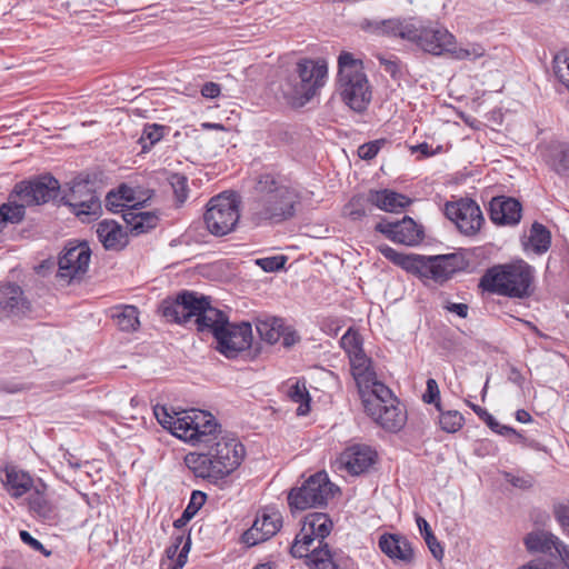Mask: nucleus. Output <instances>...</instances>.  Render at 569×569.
Listing matches in <instances>:
<instances>
[{"label":"nucleus","mask_w":569,"mask_h":569,"mask_svg":"<svg viewBox=\"0 0 569 569\" xmlns=\"http://www.w3.org/2000/svg\"><path fill=\"white\" fill-rule=\"evenodd\" d=\"M159 310L168 321L186 325L194 319L199 332H208L217 342V350L227 358H236L251 347L252 327L249 322L231 323L229 316L211 306L210 298L183 290L162 300Z\"/></svg>","instance_id":"1"},{"label":"nucleus","mask_w":569,"mask_h":569,"mask_svg":"<svg viewBox=\"0 0 569 569\" xmlns=\"http://www.w3.org/2000/svg\"><path fill=\"white\" fill-rule=\"evenodd\" d=\"M299 203L297 192L283 184L274 174L262 173L254 184V198L249 208L251 221L274 224L291 219Z\"/></svg>","instance_id":"2"},{"label":"nucleus","mask_w":569,"mask_h":569,"mask_svg":"<svg viewBox=\"0 0 569 569\" xmlns=\"http://www.w3.org/2000/svg\"><path fill=\"white\" fill-rule=\"evenodd\" d=\"M535 268L523 260L496 264L487 269L479 287L487 292L508 298L523 299L535 289Z\"/></svg>","instance_id":"3"},{"label":"nucleus","mask_w":569,"mask_h":569,"mask_svg":"<svg viewBox=\"0 0 569 569\" xmlns=\"http://www.w3.org/2000/svg\"><path fill=\"white\" fill-rule=\"evenodd\" d=\"M327 76L328 67L323 60L301 59L280 89L288 103L302 107L325 86Z\"/></svg>","instance_id":"4"},{"label":"nucleus","mask_w":569,"mask_h":569,"mask_svg":"<svg viewBox=\"0 0 569 569\" xmlns=\"http://www.w3.org/2000/svg\"><path fill=\"white\" fill-rule=\"evenodd\" d=\"M337 88L342 101L353 111H365L371 101V90L363 64L350 52L338 57Z\"/></svg>","instance_id":"5"},{"label":"nucleus","mask_w":569,"mask_h":569,"mask_svg":"<svg viewBox=\"0 0 569 569\" xmlns=\"http://www.w3.org/2000/svg\"><path fill=\"white\" fill-rule=\"evenodd\" d=\"M378 251L393 264L420 278L445 281L458 270L457 257L453 254L426 257L403 253L386 243L379 244Z\"/></svg>","instance_id":"6"},{"label":"nucleus","mask_w":569,"mask_h":569,"mask_svg":"<svg viewBox=\"0 0 569 569\" xmlns=\"http://www.w3.org/2000/svg\"><path fill=\"white\" fill-rule=\"evenodd\" d=\"M413 31L415 37H411L410 41L433 56L449 54L457 60H475L485 53V49L479 44L458 47L455 36L442 27L415 26Z\"/></svg>","instance_id":"7"},{"label":"nucleus","mask_w":569,"mask_h":569,"mask_svg":"<svg viewBox=\"0 0 569 569\" xmlns=\"http://www.w3.org/2000/svg\"><path fill=\"white\" fill-rule=\"evenodd\" d=\"M240 199L236 192H222L210 199L203 219L210 233L222 237L234 230Z\"/></svg>","instance_id":"8"},{"label":"nucleus","mask_w":569,"mask_h":569,"mask_svg":"<svg viewBox=\"0 0 569 569\" xmlns=\"http://www.w3.org/2000/svg\"><path fill=\"white\" fill-rule=\"evenodd\" d=\"M333 522L325 512H310L303 517L300 532L290 546L293 558H303L312 548H323V540L330 535Z\"/></svg>","instance_id":"9"},{"label":"nucleus","mask_w":569,"mask_h":569,"mask_svg":"<svg viewBox=\"0 0 569 569\" xmlns=\"http://www.w3.org/2000/svg\"><path fill=\"white\" fill-rule=\"evenodd\" d=\"M333 496V485L325 471L311 475L299 488H293L288 495L290 509L306 510L326 506Z\"/></svg>","instance_id":"10"},{"label":"nucleus","mask_w":569,"mask_h":569,"mask_svg":"<svg viewBox=\"0 0 569 569\" xmlns=\"http://www.w3.org/2000/svg\"><path fill=\"white\" fill-rule=\"evenodd\" d=\"M59 190L60 183L51 174L39 176L18 182L9 201H14L24 208L26 206H38L56 199Z\"/></svg>","instance_id":"11"},{"label":"nucleus","mask_w":569,"mask_h":569,"mask_svg":"<svg viewBox=\"0 0 569 569\" xmlns=\"http://www.w3.org/2000/svg\"><path fill=\"white\" fill-rule=\"evenodd\" d=\"M62 202L82 221L97 217L101 212V202L94 190V184L88 179L76 178Z\"/></svg>","instance_id":"12"},{"label":"nucleus","mask_w":569,"mask_h":569,"mask_svg":"<svg viewBox=\"0 0 569 569\" xmlns=\"http://www.w3.org/2000/svg\"><path fill=\"white\" fill-rule=\"evenodd\" d=\"M208 446L213 468H217L214 473L222 479L240 466L244 456L243 446L234 438L220 437Z\"/></svg>","instance_id":"13"},{"label":"nucleus","mask_w":569,"mask_h":569,"mask_svg":"<svg viewBox=\"0 0 569 569\" xmlns=\"http://www.w3.org/2000/svg\"><path fill=\"white\" fill-rule=\"evenodd\" d=\"M445 214L466 236L476 234L485 221L479 206L469 198L448 202L445 207Z\"/></svg>","instance_id":"14"},{"label":"nucleus","mask_w":569,"mask_h":569,"mask_svg":"<svg viewBox=\"0 0 569 569\" xmlns=\"http://www.w3.org/2000/svg\"><path fill=\"white\" fill-rule=\"evenodd\" d=\"M90 257L87 243L66 247L58 259L57 278L66 283L81 278L88 270Z\"/></svg>","instance_id":"15"},{"label":"nucleus","mask_w":569,"mask_h":569,"mask_svg":"<svg viewBox=\"0 0 569 569\" xmlns=\"http://www.w3.org/2000/svg\"><path fill=\"white\" fill-rule=\"evenodd\" d=\"M375 230L389 240L406 246H416L422 240V230L407 216L397 221L382 220L376 224Z\"/></svg>","instance_id":"16"},{"label":"nucleus","mask_w":569,"mask_h":569,"mask_svg":"<svg viewBox=\"0 0 569 569\" xmlns=\"http://www.w3.org/2000/svg\"><path fill=\"white\" fill-rule=\"evenodd\" d=\"M31 310L22 288L8 282L0 287V319H20Z\"/></svg>","instance_id":"17"},{"label":"nucleus","mask_w":569,"mask_h":569,"mask_svg":"<svg viewBox=\"0 0 569 569\" xmlns=\"http://www.w3.org/2000/svg\"><path fill=\"white\" fill-rule=\"evenodd\" d=\"M282 525V517L278 511L258 513L252 526L243 533L242 539L248 546H256L274 536Z\"/></svg>","instance_id":"18"},{"label":"nucleus","mask_w":569,"mask_h":569,"mask_svg":"<svg viewBox=\"0 0 569 569\" xmlns=\"http://www.w3.org/2000/svg\"><path fill=\"white\" fill-rule=\"evenodd\" d=\"M529 552H540L549 557L563 558V550L569 553V546L565 545L557 536L545 530H535L523 539Z\"/></svg>","instance_id":"19"},{"label":"nucleus","mask_w":569,"mask_h":569,"mask_svg":"<svg viewBox=\"0 0 569 569\" xmlns=\"http://www.w3.org/2000/svg\"><path fill=\"white\" fill-rule=\"evenodd\" d=\"M307 563L312 569H356L353 560L341 551H332L328 543L323 548H312L309 552Z\"/></svg>","instance_id":"20"},{"label":"nucleus","mask_w":569,"mask_h":569,"mask_svg":"<svg viewBox=\"0 0 569 569\" xmlns=\"http://www.w3.org/2000/svg\"><path fill=\"white\" fill-rule=\"evenodd\" d=\"M376 451L365 445L348 447L340 456V463L353 476L366 472L376 461Z\"/></svg>","instance_id":"21"},{"label":"nucleus","mask_w":569,"mask_h":569,"mask_svg":"<svg viewBox=\"0 0 569 569\" xmlns=\"http://www.w3.org/2000/svg\"><path fill=\"white\" fill-rule=\"evenodd\" d=\"M367 413L385 430L390 432L400 431L407 421V412L397 400H392L376 410L367 411Z\"/></svg>","instance_id":"22"},{"label":"nucleus","mask_w":569,"mask_h":569,"mask_svg":"<svg viewBox=\"0 0 569 569\" xmlns=\"http://www.w3.org/2000/svg\"><path fill=\"white\" fill-rule=\"evenodd\" d=\"M489 213L497 224H517L521 219V204L513 198L496 197L489 203Z\"/></svg>","instance_id":"23"},{"label":"nucleus","mask_w":569,"mask_h":569,"mask_svg":"<svg viewBox=\"0 0 569 569\" xmlns=\"http://www.w3.org/2000/svg\"><path fill=\"white\" fill-rule=\"evenodd\" d=\"M368 202L386 212H399L410 204V199L390 189L369 190Z\"/></svg>","instance_id":"24"},{"label":"nucleus","mask_w":569,"mask_h":569,"mask_svg":"<svg viewBox=\"0 0 569 569\" xmlns=\"http://www.w3.org/2000/svg\"><path fill=\"white\" fill-rule=\"evenodd\" d=\"M380 550L391 559L410 562L413 550L407 539L399 535L385 533L379 539Z\"/></svg>","instance_id":"25"},{"label":"nucleus","mask_w":569,"mask_h":569,"mask_svg":"<svg viewBox=\"0 0 569 569\" xmlns=\"http://www.w3.org/2000/svg\"><path fill=\"white\" fill-rule=\"evenodd\" d=\"M359 393L361 396L366 412L373 409L376 410L377 408L382 407L392 400H397L393 398L391 390L382 382L377 380V376L375 379L368 382V387Z\"/></svg>","instance_id":"26"},{"label":"nucleus","mask_w":569,"mask_h":569,"mask_svg":"<svg viewBox=\"0 0 569 569\" xmlns=\"http://www.w3.org/2000/svg\"><path fill=\"white\" fill-rule=\"evenodd\" d=\"M218 423L216 422L214 417L202 410H193V442H203L206 445H210L211 442L219 439L214 436Z\"/></svg>","instance_id":"27"},{"label":"nucleus","mask_w":569,"mask_h":569,"mask_svg":"<svg viewBox=\"0 0 569 569\" xmlns=\"http://www.w3.org/2000/svg\"><path fill=\"white\" fill-rule=\"evenodd\" d=\"M3 472L4 478L1 477V481L13 498H19L31 489L33 480L29 473L13 466L6 467Z\"/></svg>","instance_id":"28"},{"label":"nucleus","mask_w":569,"mask_h":569,"mask_svg":"<svg viewBox=\"0 0 569 569\" xmlns=\"http://www.w3.org/2000/svg\"><path fill=\"white\" fill-rule=\"evenodd\" d=\"M99 241L107 250H120L126 244V234L116 221L103 220L97 226Z\"/></svg>","instance_id":"29"},{"label":"nucleus","mask_w":569,"mask_h":569,"mask_svg":"<svg viewBox=\"0 0 569 569\" xmlns=\"http://www.w3.org/2000/svg\"><path fill=\"white\" fill-rule=\"evenodd\" d=\"M351 373L356 381L359 392H362L368 387V382L375 379L376 371L372 367L371 359L365 353L355 355L349 359Z\"/></svg>","instance_id":"30"},{"label":"nucleus","mask_w":569,"mask_h":569,"mask_svg":"<svg viewBox=\"0 0 569 569\" xmlns=\"http://www.w3.org/2000/svg\"><path fill=\"white\" fill-rule=\"evenodd\" d=\"M123 219L127 222L130 233L139 236L156 228L159 221L158 216L149 211H134L128 210L123 213Z\"/></svg>","instance_id":"31"},{"label":"nucleus","mask_w":569,"mask_h":569,"mask_svg":"<svg viewBox=\"0 0 569 569\" xmlns=\"http://www.w3.org/2000/svg\"><path fill=\"white\" fill-rule=\"evenodd\" d=\"M186 462L197 477L208 479L212 482H217L222 479L214 473L217 468H213L214 463L209 456V451L207 453L198 455L190 453L186 457Z\"/></svg>","instance_id":"32"},{"label":"nucleus","mask_w":569,"mask_h":569,"mask_svg":"<svg viewBox=\"0 0 569 569\" xmlns=\"http://www.w3.org/2000/svg\"><path fill=\"white\" fill-rule=\"evenodd\" d=\"M111 318L121 331L131 332L139 327V311L134 306H118L111 309Z\"/></svg>","instance_id":"33"},{"label":"nucleus","mask_w":569,"mask_h":569,"mask_svg":"<svg viewBox=\"0 0 569 569\" xmlns=\"http://www.w3.org/2000/svg\"><path fill=\"white\" fill-rule=\"evenodd\" d=\"M469 407L472 411L496 433L509 437L515 436L519 442H525L526 438L519 433L516 429L509 426L501 425L491 413H489L485 408L468 402Z\"/></svg>","instance_id":"34"},{"label":"nucleus","mask_w":569,"mask_h":569,"mask_svg":"<svg viewBox=\"0 0 569 569\" xmlns=\"http://www.w3.org/2000/svg\"><path fill=\"white\" fill-rule=\"evenodd\" d=\"M30 510L42 521L53 523L58 519V510L44 496L36 492L29 498Z\"/></svg>","instance_id":"35"},{"label":"nucleus","mask_w":569,"mask_h":569,"mask_svg":"<svg viewBox=\"0 0 569 569\" xmlns=\"http://www.w3.org/2000/svg\"><path fill=\"white\" fill-rule=\"evenodd\" d=\"M283 319L281 318H267L259 320L256 325V329L262 340L273 345L281 339L283 333Z\"/></svg>","instance_id":"36"},{"label":"nucleus","mask_w":569,"mask_h":569,"mask_svg":"<svg viewBox=\"0 0 569 569\" xmlns=\"http://www.w3.org/2000/svg\"><path fill=\"white\" fill-rule=\"evenodd\" d=\"M207 495L202 491L194 490L191 493L189 503L183 510L182 515L173 521V527L176 529H182L200 510V508L206 502Z\"/></svg>","instance_id":"37"},{"label":"nucleus","mask_w":569,"mask_h":569,"mask_svg":"<svg viewBox=\"0 0 569 569\" xmlns=\"http://www.w3.org/2000/svg\"><path fill=\"white\" fill-rule=\"evenodd\" d=\"M193 410L178 412L170 432L179 439L193 442Z\"/></svg>","instance_id":"38"},{"label":"nucleus","mask_w":569,"mask_h":569,"mask_svg":"<svg viewBox=\"0 0 569 569\" xmlns=\"http://www.w3.org/2000/svg\"><path fill=\"white\" fill-rule=\"evenodd\" d=\"M529 242L536 253L547 252L551 244L550 231L543 224L535 222L530 229Z\"/></svg>","instance_id":"39"},{"label":"nucleus","mask_w":569,"mask_h":569,"mask_svg":"<svg viewBox=\"0 0 569 569\" xmlns=\"http://www.w3.org/2000/svg\"><path fill=\"white\" fill-rule=\"evenodd\" d=\"M518 569H569V553L563 550V558L538 557Z\"/></svg>","instance_id":"40"},{"label":"nucleus","mask_w":569,"mask_h":569,"mask_svg":"<svg viewBox=\"0 0 569 569\" xmlns=\"http://www.w3.org/2000/svg\"><path fill=\"white\" fill-rule=\"evenodd\" d=\"M24 219V207L17 204L14 201H8L0 204V231L9 223L17 224Z\"/></svg>","instance_id":"41"},{"label":"nucleus","mask_w":569,"mask_h":569,"mask_svg":"<svg viewBox=\"0 0 569 569\" xmlns=\"http://www.w3.org/2000/svg\"><path fill=\"white\" fill-rule=\"evenodd\" d=\"M416 522L432 556L436 559L441 560L443 557V548L433 535L427 520L420 516H417Z\"/></svg>","instance_id":"42"},{"label":"nucleus","mask_w":569,"mask_h":569,"mask_svg":"<svg viewBox=\"0 0 569 569\" xmlns=\"http://www.w3.org/2000/svg\"><path fill=\"white\" fill-rule=\"evenodd\" d=\"M437 411L439 412L440 428L445 432L455 433L462 428L465 423V418L459 411L443 410L442 407L440 408V410Z\"/></svg>","instance_id":"43"},{"label":"nucleus","mask_w":569,"mask_h":569,"mask_svg":"<svg viewBox=\"0 0 569 569\" xmlns=\"http://www.w3.org/2000/svg\"><path fill=\"white\" fill-rule=\"evenodd\" d=\"M288 397L291 401L299 403L297 409V413L299 416H305L310 410V396L306 388L305 383H300L297 381L292 386H290L288 390Z\"/></svg>","instance_id":"44"},{"label":"nucleus","mask_w":569,"mask_h":569,"mask_svg":"<svg viewBox=\"0 0 569 569\" xmlns=\"http://www.w3.org/2000/svg\"><path fill=\"white\" fill-rule=\"evenodd\" d=\"M133 200L132 190L127 186H121L118 191H110L106 197V207L109 211L118 212L126 202Z\"/></svg>","instance_id":"45"},{"label":"nucleus","mask_w":569,"mask_h":569,"mask_svg":"<svg viewBox=\"0 0 569 569\" xmlns=\"http://www.w3.org/2000/svg\"><path fill=\"white\" fill-rule=\"evenodd\" d=\"M368 202L367 194L353 196L349 202L343 207V216L357 221L367 216L366 204Z\"/></svg>","instance_id":"46"},{"label":"nucleus","mask_w":569,"mask_h":569,"mask_svg":"<svg viewBox=\"0 0 569 569\" xmlns=\"http://www.w3.org/2000/svg\"><path fill=\"white\" fill-rule=\"evenodd\" d=\"M415 24L399 20H387L383 22V31L390 36L399 37L403 40H411L415 37Z\"/></svg>","instance_id":"47"},{"label":"nucleus","mask_w":569,"mask_h":569,"mask_svg":"<svg viewBox=\"0 0 569 569\" xmlns=\"http://www.w3.org/2000/svg\"><path fill=\"white\" fill-rule=\"evenodd\" d=\"M164 129L166 127L161 124H147L139 139L142 151L151 149L158 141H160L163 137Z\"/></svg>","instance_id":"48"},{"label":"nucleus","mask_w":569,"mask_h":569,"mask_svg":"<svg viewBox=\"0 0 569 569\" xmlns=\"http://www.w3.org/2000/svg\"><path fill=\"white\" fill-rule=\"evenodd\" d=\"M340 345L347 352L349 359L355 355L365 352L362 349V339L358 332L352 329H348L347 332L341 337Z\"/></svg>","instance_id":"49"},{"label":"nucleus","mask_w":569,"mask_h":569,"mask_svg":"<svg viewBox=\"0 0 569 569\" xmlns=\"http://www.w3.org/2000/svg\"><path fill=\"white\" fill-rule=\"evenodd\" d=\"M169 183L173 190L174 197L179 203H183L188 198V183L187 178L180 173H172L169 178Z\"/></svg>","instance_id":"50"},{"label":"nucleus","mask_w":569,"mask_h":569,"mask_svg":"<svg viewBox=\"0 0 569 569\" xmlns=\"http://www.w3.org/2000/svg\"><path fill=\"white\" fill-rule=\"evenodd\" d=\"M286 262L287 257L283 254L259 258L254 260V263L266 272L279 271L284 267Z\"/></svg>","instance_id":"51"},{"label":"nucleus","mask_w":569,"mask_h":569,"mask_svg":"<svg viewBox=\"0 0 569 569\" xmlns=\"http://www.w3.org/2000/svg\"><path fill=\"white\" fill-rule=\"evenodd\" d=\"M422 399L426 403H433L437 410H440V390L438 383L435 379L429 378L427 380V389L422 396Z\"/></svg>","instance_id":"52"},{"label":"nucleus","mask_w":569,"mask_h":569,"mask_svg":"<svg viewBox=\"0 0 569 569\" xmlns=\"http://www.w3.org/2000/svg\"><path fill=\"white\" fill-rule=\"evenodd\" d=\"M385 143V139H378L363 143L358 148V156L363 160H371L378 154L379 150Z\"/></svg>","instance_id":"53"},{"label":"nucleus","mask_w":569,"mask_h":569,"mask_svg":"<svg viewBox=\"0 0 569 569\" xmlns=\"http://www.w3.org/2000/svg\"><path fill=\"white\" fill-rule=\"evenodd\" d=\"M154 417L157 418L158 422L169 431L172 428V425H174V418L177 417L178 412H169V410L164 406H156L153 408Z\"/></svg>","instance_id":"54"},{"label":"nucleus","mask_w":569,"mask_h":569,"mask_svg":"<svg viewBox=\"0 0 569 569\" xmlns=\"http://www.w3.org/2000/svg\"><path fill=\"white\" fill-rule=\"evenodd\" d=\"M410 152L412 154L420 153L422 158H429L442 152V146H437V148L432 149L431 146H429L427 142H422L416 146H411Z\"/></svg>","instance_id":"55"},{"label":"nucleus","mask_w":569,"mask_h":569,"mask_svg":"<svg viewBox=\"0 0 569 569\" xmlns=\"http://www.w3.org/2000/svg\"><path fill=\"white\" fill-rule=\"evenodd\" d=\"M19 536H20V539L26 545L30 546L33 550L40 551V552L44 553L46 556H48L50 553L49 551H47L44 549L43 545L39 540L33 538L28 531L21 530Z\"/></svg>","instance_id":"56"},{"label":"nucleus","mask_w":569,"mask_h":569,"mask_svg":"<svg viewBox=\"0 0 569 569\" xmlns=\"http://www.w3.org/2000/svg\"><path fill=\"white\" fill-rule=\"evenodd\" d=\"M190 548H191V541L189 539H187L186 545H183V547L181 548V550L176 559V562L169 563V569H182L187 562V558H188Z\"/></svg>","instance_id":"57"},{"label":"nucleus","mask_w":569,"mask_h":569,"mask_svg":"<svg viewBox=\"0 0 569 569\" xmlns=\"http://www.w3.org/2000/svg\"><path fill=\"white\" fill-rule=\"evenodd\" d=\"M555 513L561 527L569 533V506H559Z\"/></svg>","instance_id":"58"},{"label":"nucleus","mask_w":569,"mask_h":569,"mask_svg":"<svg viewBox=\"0 0 569 569\" xmlns=\"http://www.w3.org/2000/svg\"><path fill=\"white\" fill-rule=\"evenodd\" d=\"M201 94L204 98H217L220 94V87L214 82H206L201 88Z\"/></svg>","instance_id":"59"},{"label":"nucleus","mask_w":569,"mask_h":569,"mask_svg":"<svg viewBox=\"0 0 569 569\" xmlns=\"http://www.w3.org/2000/svg\"><path fill=\"white\" fill-rule=\"evenodd\" d=\"M281 339L284 347H290L299 340V337L297 336L296 331L283 325V333Z\"/></svg>","instance_id":"60"},{"label":"nucleus","mask_w":569,"mask_h":569,"mask_svg":"<svg viewBox=\"0 0 569 569\" xmlns=\"http://www.w3.org/2000/svg\"><path fill=\"white\" fill-rule=\"evenodd\" d=\"M445 308L452 313L458 315L460 318H466L468 316V306L466 303H455L450 302Z\"/></svg>","instance_id":"61"},{"label":"nucleus","mask_w":569,"mask_h":569,"mask_svg":"<svg viewBox=\"0 0 569 569\" xmlns=\"http://www.w3.org/2000/svg\"><path fill=\"white\" fill-rule=\"evenodd\" d=\"M506 478H507L508 482H510L513 487L525 489V488L531 487V485H532L531 480L529 478L516 477L510 473H507Z\"/></svg>","instance_id":"62"},{"label":"nucleus","mask_w":569,"mask_h":569,"mask_svg":"<svg viewBox=\"0 0 569 569\" xmlns=\"http://www.w3.org/2000/svg\"><path fill=\"white\" fill-rule=\"evenodd\" d=\"M380 63L385 67V70L392 77H396V74L399 72L398 62L395 60L381 59Z\"/></svg>","instance_id":"63"},{"label":"nucleus","mask_w":569,"mask_h":569,"mask_svg":"<svg viewBox=\"0 0 569 569\" xmlns=\"http://www.w3.org/2000/svg\"><path fill=\"white\" fill-rule=\"evenodd\" d=\"M187 539H189L191 541L190 532L183 531L173 537L172 545H178L179 548H182L183 545H186Z\"/></svg>","instance_id":"64"}]
</instances>
